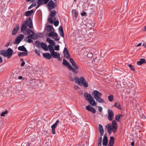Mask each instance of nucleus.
Wrapping results in <instances>:
<instances>
[{"label": "nucleus", "mask_w": 146, "mask_h": 146, "mask_svg": "<svg viewBox=\"0 0 146 146\" xmlns=\"http://www.w3.org/2000/svg\"><path fill=\"white\" fill-rule=\"evenodd\" d=\"M8 113L7 111H5L1 113V116H4L5 115Z\"/></svg>", "instance_id": "39"}, {"label": "nucleus", "mask_w": 146, "mask_h": 146, "mask_svg": "<svg viewBox=\"0 0 146 146\" xmlns=\"http://www.w3.org/2000/svg\"><path fill=\"white\" fill-rule=\"evenodd\" d=\"M25 64V62L24 61H23L22 62V63H21V66H24Z\"/></svg>", "instance_id": "54"}, {"label": "nucleus", "mask_w": 146, "mask_h": 146, "mask_svg": "<svg viewBox=\"0 0 146 146\" xmlns=\"http://www.w3.org/2000/svg\"><path fill=\"white\" fill-rule=\"evenodd\" d=\"M59 21H56L54 22V25L56 27L59 24Z\"/></svg>", "instance_id": "43"}, {"label": "nucleus", "mask_w": 146, "mask_h": 146, "mask_svg": "<svg viewBox=\"0 0 146 146\" xmlns=\"http://www.w3.org/2000/svg\"><path fill=\"white\" fill-rule=\"evenodd\" d=\"M70 76L71 80L72 81L74 80L76 83L78 85H80L82 84L84 87H87L88 86V82H86V80L82 76L80 78L75 77L74 78L71 76Z\"/></svg>", "instance_id": "1"}, {"label": "nucleus", "mask_w": 146, "mask_h": 146, "mask_svg": "<svg viewBox=\"0 0 146 146\" xmlns=\"http://www.w3.org/2000/svg\"><path fill=\"white\" fill-rule=\"evenodd\" d=\"M56 20V18L55 17L49 16L48 20L50 23L52 24Z\"/></svg>", "instance_id": "21"}, {"label": "nucleus", "mask_w": 146, "mask_h": 146, "mask_svg": "<svg viewBox=\"0 0 146 146\" xmlns=\"http://www.w3.org/2000/svg\"><path fill=\"white\" fill-rule=\"evenodd\" d=\"M24 38V35H21L18 36L15 39L14 42L15 44H19Z\"/></svg>", "instance_id": "10"}, {"label": "nucleus", "mask_w": 146, "mask_h": 146, "mask_svg": "<svg viewBox=\"0 0 146 146\" xmlns=\"http://www.w3.org/2000/svg\"><path fill=\"white\" fill-rule=\"evenodd\" d=\"M59 46L58 45L54 47V49L56 50H59Z\"/></svg>", "instance_id": "44"}, {"label": "nucleus", "mask_w": 146, "mask_h": 146, "mask_svg": "<svg viewBox=\"0 0 146 146\" xmlns=\"http://www.w3.org/2000/svg\"><path fill=\"white\" fill-rule=\"evenodd\" d=\"M142 46L145 48H146V42L143 43L142 44Z\"/></svg>", "instance_id": "64"}, {"label": "nucleus", "mask_w": 146, "mask_h": 146, "mask_svg": "<svg viewBox=\"0 0 146 146\" xmlns=\"http://www.w3.org/2000/svg\"><path fill=\"white\" fill-rule=\"evenodd\" d=\"M110 143L114 144V138L113 137H111L109 141Z\"/></svg>", "instance_id": "36"}, {"label": "nucleus", "mask_w": 146, "mask_h": 146, "mask_svg": "<svg viewBox=\"0 0 146 146\" xmlns=\"http://www.w3.org/2000/svg\"><path fill=\"white\" fill-rule=\"evenodd\" d=\"M27 52H19L18 53V55L19 57L26 56L28 54Z\"/></svg>", "instance_id": "27"}, {"label": "nucleus", "mask_w": 146, "mask_h": 146, "mask_svg": "<svg viewBox=\"0 0 146 146\" xmlns=\"http://www.w3.org/2000/svg\"><path fill=\"white\" fill-rule=\"evenodd\" d=\"M102 137L101 136V137H99V138H98V143H102Z\"/></svg>", "instance_id": "48"}, {"label": "nucleus", "mask_w": 146, "mask_h": 146, "mask_svg": "<svg viewBox=\"0 0 146 146\" xmlns=\"http://www.w3.org/2000/svg\"><path fill=\"white\" fill-rule=\"evenodd\" d=\"M115 106L118 109L121 110V108L120 104L119 102H116L114 104Z\"/></svg>", "instance_id": "31"}, {"label": "nucleus", "mask_w": 146, "mask_h": 146, "mask_svg": "<svg viewBox=\"0 0 146 146\" xmlns=\"http://www.w3.org/2000/svg\"><path fill=\"white\" fill-rule=\"evenodd\" d=\"M106 127L107 129L108 132L109 134H111L112 131L115 133L117 131V122L115 120H113L111 122V124L108 123L106 126Z\"/></svg>", "instance_id": "2"}, {"label": "nucleus", "mask_w": 146, "mask_h": 146, "mask_svg": "<svg viewBox=\"0 0 146 146\" xmlns=\"http://www.w3.org/2000/svg\"><path fill=\"white\" fill-rule=\"evenodd\" d=\"M64 51L63 52L64 57L66 58L69 59L70 57V55L67 49L66 48H64Z\"/></svg>", "instance_id": "12"}, {"label": "nucleus", "mask_w": 146, "mask_h": 146, "mask_svg": "<svg viewBox=\"0 0 146 146\" xmlns=\"http://www.w3.org/2000/svg\"><path fill=\"white\" fill-rule=\"evenodd\" d=\"M46 30L48 32H50L52 31H54V28L52 26L50 25H48L47 27Z\"/></svg>", "instance_id": "24"}, {"label": "nucleus", "mask_w": 146, "mask_h": 146, "mask_svg": "<svg viewBox=\"0 0 146 146\" xmlns=\"http://www.w3.org/2000/svg\"><path fill=\"white\" fill-rule=\"evenodd\" d=\"M27 38L28 39V42L31 43L33 42V40L31 39V37H29V38Z\"/></svg>", "instance_id": "49"}, {"label": "nucleus", "mask_w": 146, "mask_h": 146, "mask_svg": "<svg viewBox=\"0 0 146 146\" xmlns=\"http://www.w3.org/2000/svg\"><path fill=\"white\" fill-rule=\"evenodd\" d=\"M113 144L109 142L108 146H113Z\"/></svg>", "instance_id": "61"}, {"label": "nucleus", "mask_w": 146, "mask_h": 146, "mask_svg": "<svg viewBox=\"0 0 146 146\" xmlns=\"http://www.w3.org/2000/svg\"><path fill=\"white\" fill-rule=\"evenodd\" d=\"M69 61L74 67L73 68L77 71L78 73V72L77 70L79 69V67L77 64L76 62L74 60V59L72 58H70Z\"/></svg>", "instance_id": "9"}, {"label": "nucleus", "mask_w": 146, "mask_h": 146, "mask_svg": "<svg viewBox=\"0 0 146 146\" xmlns=\"http://www.w3.org/2000/svg\"><path fill=\"white\" fill-rule=\"evenodd\" d=\"M91 98V99L90 100L88 101L89 102L90 104L93 107H95L96 106L97 103L95 101L94 99L93 98Z\"/></svg>", "instance_id": "14"}, {"label": "nucleus", "mask_w": 146, "mask_h": 146, "mask_svg": "<svg viewBox=\"0 0 146 146\" xmlns=\"http://www.w3.org/2000/svg\"><path fill=\"white\" fill-rule=\"evenodd\" d=\"M86 109L88 111L92 112L93 113H95L96 110L95 108L88 105L86 107Z\"/></svg>", "instance_id": "13"}, {"label": "nucleus", "mask_w": 146, "mask_h": 146, "mask_svg": "<svg viewBox=\"0 0 146 146\" xmlns=\"http://www.w3.org/2000/svg\"><path fill=\"white\" fill-rule=\"evenodd\" d=\"M51 40V39L48 38H47L46 39V41L49 43L50 42Z\"/></svg>", "instance_id": "56"}, {"label": "nucleus", "mask_w": 146, "mask_h": 146, "mask_svg": "<svg viewBox=\"0 0 146 146\" xmlns=\"http://www.w3.org/2000/svg\"><path fill=\"white\" fill-rule=\"evenodd\" d=\"M48 50L49 49L50 53L54 51L53 46L52 45H49L48 46Z\"/></svg>", "instance_id": "33"}, {"label": "nucleus", "mask_w": 146, "mask_h": 146, "mask_svg": "<svg viewBox=\"0 0 146 146\" xmlns=\"http://www.w3.org/2000/svg\"><path fill=\"white\" fill-rule=\"evenodd\" d=\"M108 119L109 121H111L113 119L114 117V113L113 111L110 109H109L108 110Z\"/></svg>", "instance_id": "11"}, {"label": "nucleus", "mask_w": 146, "mask_h": 146, "mask_svg": "<svg viewBox=\"0 0 146 146\" xmlns=\"http://www.w3.org/2000/svg\"><path fill=\"white\" fill-rule=\"evenodd\" d=\"M19 29V26L18 25H17L12 31V34L13 35H15L16 34L18 31Z\"/></svg>", "instance_id": "16"}, {"label": "nucleus", "mask_w": 146, "mask_h": 146, "mask_svg": "<svg viewBox=\"0 0 146 146\" xmlns=\"http://www.w3.org/2000/svg\"><path fill=\"white\" fill-rule=\"evenodd\" d=\"M84 96L85 98L87 101H88L90 100L91 99V98H93V97L90 94H89L87 92L84 93Z\"/></svg>", "instance_id": "18"}, {"label": "nucleus", "mask_w": 146, "mask_h": 146, "mask_svg": "<svg viewBox=\"0 0 146 146\" xmlns=\"http://www.w3.org/2000/svg\"><path fill=\"white\" fill-rule=\"evenodd\" d=\"M49 0H44V1L43 2V3L44 4H46Z\"/></svg>", "instance_id": "60"}, {"label": "nucleus", "mask_w": 146, "mask_h": 146, "mask_svg": "<svg viewBox=\"0 0 146 146\" xmlns=\"http://www.w3.org/2000/svg\"><path fill=\"white\" fill-rule=\"evenodd\" d=\"M33 10H31V11H27L25 13V15L27 16H29L33 13Z\"/></svg>", "instance_id": "28"}, {"label": "nucleus", "mask_w": 146, "mask_h": 146, "mask_svg": "<svg viewBox=\"0 0 146 146\" xmlns=\"http://www.w3.org/2000/svg\"><path fill=\"white\" fill-rule=\"evenodd\" d=\"M146 63V61L145 59L141 58L137 62V64L139 65H141L142 64Z\"/></svg>", "instance_id": "20"}, {"label": "nucleus", "mask_w": 146, "mask_h": 146, "mask_svg": "<svg viewBox=\"0 0 146 146\" xmlns=\"http://www.w3.org/2000/svg\"><path fill=\"white\" fill-rule=\"evenodd\" d=\"M13 51L11 48H9L7 50H1L0 51V54L5 57H7L8 58H9L12 55Z\"/></svg>", "instance_id": "5"}, {"label": "nucleus", "mask_w": 146, "mask_h": 146, "mask_svg": "<svg viewBox=\"0 0 146 146\" xmlns=\"http://www.w3.org/2000/svg\"><path fill=\"white\" fill-rule=\"evenodd\" d=\"M59 122V120H56V122L55 123H54L51 126V128L53 129H55L56 126L58 124Z\"/></svg>", "instance_id": "30"}, {"label": "nucleus", "mask_w": 146, "mask_h": 146, "mask_svg": "<svg viewBox=\"0 0 146 146\" xmlns=\"http://www.w3.org/2000/svg\"><path fill=\"white\" fill-rule=\"evenodd\" d=\"M36 5V4H35V5H33V4H31V5L28 8V9H30L31 8H32L34 6H35Z\"/></svg>", "instance_id": "52"}, {"label": "nucleus", "mask_w": 146, "mask_h": 146, "mask_svg": "<svg viewBox=\"0 0 146 146\" xmlns=\"http://www.w3.org/2000/svg\"><path fill=\"white\" fill-rule=\"evenodd\" d=\"M113 99V96L112 95H110L108 97V99L110 102H112Z\"/></svg>", "instance_id": "35"}, {"label": "nucleus", "mask_w": 146, "mask_h": 146, "mask_svg": "<svg viewBox=\"0 0 146 146\" xmlns=\"http://www.w3.org/2000/svg\"><path fill=\"white\" fill-rule=\"evenodd\" d=\"M37 4H38V5H37V6L36 7V9H37L39 6H40L41 5V4H40L38 3H37Z\"/></svg>", "instance_id": "62"}, {"label": "nucleus", "mask_w": 146, "mask_h": 146, "mask_svg": "<svg viewBox=\"0 0 146 146\" xmlns=\"http://www.w3.org/2000/svg\"><path fill=\"white\" fill-rule=\"evenodd\" d=\"M98 110L101 113L102 112V108L100 106L98 107Z\"/></svg>", "instance_id": "51"}, {"label": "nucleus", "mask_w": 146, "mask_h": 146, "mask_svg": "<svg viewBox=\"0 0 146 146\" xmlns=\"http://www.w3.org/2000/svg\"><path fill=\"white\" fill-rule=\"evenodd\" d=\"M43 56L47 59H50L51 58V55L49 53H43Z\"/></svg>", "instance_id": "23"}, {"label": "nucleus", "mask_w": 146, "mask_h": 146, "mask_svg": "<svg viewBox=\"0 0 146 146\" xmlns=\"http://www.w3.org/2000/svg\"><path fill=\"white\" fill-rule=\"evenodd\" d=\"M27 27L30 29H32L33 27V22L31 17L28 18L23 23L21 28V32L25 31L27 29Z\"/></svg>", "instance_id": "3"}, {"label": "nucleus", "mask_w": 146, "mask_h": 146, "mask_svg": "<svg viewBox=\"0 0 146 146\" xmlns=\"http://www.w3.org/2000/svg\"><path fill=\"white\" fill-rule=\"evenodd\" d=\"M127 66L130 68L131 70L133 71H135V69L132 65L130 64H128Z\"/></svg>", "instance_id": "37"}, {"label": "nucleus", "mask_w": 146, "mask_h": 146, "mask_svg": "<svg viewBox=\"0 0 146 146\" xmlns=\"http://www.w3.org/2000/svg\"><path fill=\"white\" fill-rule=\"evenodd\" d=\"M22 146H29L28 143H22L21 144Z\"/></svg>", "instance_id": "47"}, {"label": "nucleus", "mask_w": 146, "mask_h": 146, "mask_svg": "<svg viewBox=\"0 0 146 146\" xmlns=\"http://www.w3.org/2000/svg\"><path fill=\"white\" fill-rule=\"evenodd\" d=\"M59 32L63 31V28L61 26H60L59 27Z\"/></svg>", "instance_id": "50"}, {"label": "nucleus", "mask_w": 146, "mask_h": 146, "mask_svg": "<svg viewBox=\"0 0 146 146\" xmlns=\"http://www.w3.org/2000/svg\"><path fill=\"white\" fill-rule=\"evenodd\" d=\"M63 64L66 66H67L69 69L74 72L76 74H78L77 71L75 70L71 65L65 59H63Z\"/></svg>", "instance_id": "6"}, {"label": "nucleus", "mask_w": 146, "mask_h": 146, "mask_svg": "<svg viewBox=\"0 0 146 146\" xmlns=\"http://www.w3.org/2000/svg\"><path fill=\"white\" fill-rule=\"evenodd\" d=\"M108 140L106 136H104L103 140V145L104 146H106L107 144Z\"/></svg>", "instance_id": "22"}, {"label": "nucleus", "mask_w": 146, "mask_h": 146, "mask_svg": "<svg viewBox=\"0 0 146 146\" xmlns=\"http://www.w3.org/2000/svg\"><path fill=\"white\" fill-rule=\"evenodd\" d=\"M56 13L55 11L52 10L51 11L50 16L54 17L56 15Z\"/></svg>", "instance_id": "32"}, {"label": "nucleus", "mask_w": 146, "mask_h": 146, "mask_svg": "<svg viewBox=\"0 0 146 146\" xmlns=\"http://www.w3.org/2000/svg\"><path fill=\"white\" fill-rule=\"evenodd\" d=\"M41 47L44 50L47 51L48 50V46L46 44L43 42L41 43Z\"/></svg>", "instance_id": "19"}, {"label": "nucleus", "mask_w": 146, "mask_h": 146, "mask_svg": "<svg viewBox=\"0 0 146 146\" xmlns=\"http://www.w3.org/2000/svg\"><path fill=\"white\" fill-rule=\"evenodd\" d=\"M48 36L50 37H58V35L57 33L54 32V31H52L48 33Z\"/></svg>", "instance_id": "17"}, {"label": "nucleus", "mask_w": 146, "mask_h": 146, "mask_svg": "<svg viewBox=\"0 0 146 146\" xmlns=\"http://www.w3.org/2000/svg\"><path fill=\"white\" fill-rule=\"evenodd\" d=\"M51 56L54 58H60V54L57 53V52H55L54 51L51 52L50 53Z\"/></svg>", "instance_id": "15"}, {"label": "nucleus", "mask_w": 146, "mask_h": 146, "mask_svg": "<svg viewBox=\"0 0 146 146\" xmlns=\"http://www.w3.org/2000/svg\"><path fill=\"white\" fill-rule=\"evenodd\" d=\"M27 32L28 35H29L28 36H27V38L31 37V38L33 39H36L37 38V36L31 30L28 29Z\"/></svg>", "instance_id": "7"}, {"label": "nucleus", "mask_w": 146, "mask_h": 146, "mask_svg": "<svg viewBox=\"0 0 146 146\" xmlns=\"http://www.w3.org/2000/svg\"><path fill=\"white\" fill-rule=\"evenodd\" d=\"M35 44L36 46L37 47H41V43L38 41H36L35 42Z\"/></svg>", "instance_id": "34"}, {"label": "nucleus", "mask_w": 146, "mask_h": 146, "mask_svg": "<svg viewBox=\"0 0 146 146\" xmlns=\"http://www.w3.org/2000/svg\"><path fill=\"white\" fill-rule=\"evenodd\" d=\"M18 49L20 51H23L25 52H27L26 48L24 46H19L18 47Z\"/></svg>", "instance_id": "26"}, {"label": "nucleus", "mask_w": 146, "mask_h": 146, "mask_svg": "<svg viewBox=\"0 0 146 146\" xmlns=\"http://www.w3.org/2000/svg\"><path fill=\"white\" fill-rule=\"evenodd\" d=\"M75 16L76 17H77L78 16V13L77 12H75L74 13Z\"/></svg>", "instance_id": "57"}, {"label": "nucleus", "mask_w": 146, "mask_h": 146, "mask_svg": "<svg viewBox=\"0 0 146 146\" xmlns=\"http://www.w3.org/2000/svg\"><path fill=\"white\" fill-rule=\"evenodd\" d=\"M93 56L92 53L91 52L88 53L87 55V57L90 58H91Z\"/></svg>", "instance_id": "42"}, {"label": "nucleus", "mask_w": 146, "mask_h": 146, "mask_svg": "<svg viewBox=\"0 0 146 146\" xmlns=\"http://www.w3.org/2000/svg\"><path fill=\"white\" fill-rule=\"evenodd\" d=\"M99 129L100 133L101 136L103 135L104 133V130L101 124L99 125Z\"/></svg>", "instance_id": "25"}, {"label": "nucleus", "mask_w": 146, "mask_h": 146, "mask_svg": "<svg viewBox=\"0 0 146 146\" xmlns=\"http://www.w3.org/2000/svg\"><path fill=\"white\" fill-rule=\"evenodd\" d=\"M50 45L54 46L55 44V42L53 40H51L49 43Z\"/></svg>", "instance_id": "40"}, {"label": "nucleus", "mask_w": 146, "mask_h": 146, "mask_svg": "<svg viewBox=\"0 0 146 146\" xmlns=\"http://www.w3.org/2000/svg\"><path fill=\"white\" fill-rule=\"evenodd\" d=\"M123 116L122 114H119L116 115L115 116V119L118 122H120L119 120V119L121 117H122Z\"/></svg>", "instance_id": "29"}, {"label": "nucleus", "mask_w": 146, "mask_h": 146, "mask_svg": "<svg viewBox=\"0 0 146 146\" xmlns=\"http://www.w3.org/2000/svg\"><path fill=\"white\" fill-rule=\"evenodd\" d=\"M36 35L37 36V37L39 36V37L42 38L43 37V35L41 33H38Z\"/></svg>", "instance_id": "46"}, {"label": "nucleus", "mask_w": 146, "mask_h": 146, "mask_svg": "<svg viewBox=\"0 0 146 146\" xmlns=\"http://www.w3.org/2000/svg\"><path fill=\"white\" fill-rule=\"evenodd\" d=\"M59 34L62 37H63L64 36V33L63 31L59 32Z\"/></svg>", "instance_id": "45"}, {"label": "nucleus", "mask_w": 146, "mask_h": 146, "mask_svg": "<svg viewBox=\"0 0 146 146\" xmlns=\"http://www.w3.org/2000/svg\"><path fill=\"white\" fill-rule=\"evenodd\" d=\"M37 3H38L42 5V4H44L43 2L44 1V0H37Z\"/></svg>", "instance_id": "38"}, {"label": "nucleus", "mask_w": 146, "mask_h": 146, "mask_svg": "<svg viewBox=\"0 0 146 146\" xmlns=\"http://www.w3.org/2000/svg\"><path fill=\"white\" fill-rule=\"evenodd\" d=\"M3 62V59L0 56V63H2Z\"/></svg>", "instance_id": "63"}, {"label": "nucleus", "mask_w": 146, "mask_h": 146, "mask_svg": "<svg viewBox=\"0 0 146 146\" xmlns=\"http://www.w3.org/2000/svg\"><path fill=\"white\" fill-rule=\"evenodd\" d=\"M86 15V13L85 12H84L82 13L81 14V15L82 16H85Z\"/></svg>", "instance_id": "55"}, {"label": "nucleus", "mask_w": 146, "mask_h": 146, "mask_svg": "<svg viewBox=\"0 0 146 146\" xmlns=\"http://www.w3.org/2000/svg\"><path fill=\"white\" fill-rule=\"evenodd\" d=\"M35 53L36 54H37V55L38 56H40V53H39V51H38V50L36 49H35Z\"/></svg>", "instance_id": "41"}, {"label": "nucleus", "mask_w": 146, "mask_h": 146, "mask_svg": "<svg viewBox=\"0 0 146 146\" xmlns=\"http://www.w3.org/2000/svg\"><path fill=\"white\" fill-rule=\"evenodd\" d=\"M49 0H44V1L43 2V3L44 4H46Z\"/></svg>", "instance_id": "59"}, {"label": "nucleus", "mask_w": 146, "mask_h": 146, "mask_svg": "<svg viewBox=\"0 0 146 146\" xmlns=\"http://www.w3.org/2000/svg\"><path fill=\"white\" fill-rule=\"evenodd\" d=\"M92 95L96 102L99 103H105L104 100L101 98L102 94L99 91L97 90H94L93 91Z\"/></svg>", "instance_id": "4"}, {"label": "nucleus", "mask_w": 146, "mask_h": 146, "mask_svg": "<svg viewBox=\"0 0 146 146\" xmlns=\"http://www.w3.org/2000/svg\"><path fill=\"white\" fill-rule=\"evenodd\" d=\"M54 40L56 41H57L59 40L60 38H54Z\"/></svg>", "instance_id": "58"}, {"label": "nucleus", "mask_w": 146, "mask_h": 146, "mask_svg": "<svg viewBox=\"0 0 146 146\" xmlns=\"http://www.w3.org/2000/svg\"><path fill=\"white\" fill-rule=\"evenodd\" d=\"M52 133L53 134H55L56 133L55 131V129H53V128H52Z\"/></svg>", "instance_id": "53"}, {"label": "nucleus", "mask_w": 146, "mask_h": 146, "mask_svg": "<svg viewBox=\"0 0 146 146\" xmlns=\"http://www.w3.org/2000/svg\"><path fill=\"white\" fill-rule=\"evenodd\" d=\"M56 6V5L55 3L52 0L49 1L47 4V6L49 10H51L52 9L55 8Z\"/></svg>", "instance_id": "8"}]
</instances>
